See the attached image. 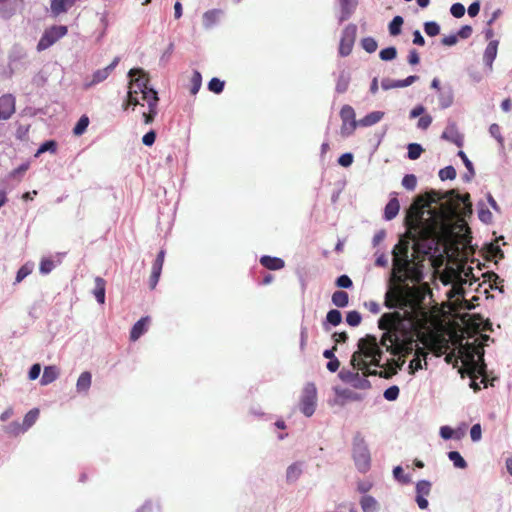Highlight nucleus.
<instances>
[{"label": "nucleus", "instance_id": "1", "mask_svg": "<svg viewBox=\"0 0 512 512\" xmlns=\"http://www.w3.org/2000/svg\"><path fill=\"white\" fill-rule=\"evenodd\" d=\"M471 212L470 195H460L455 189L445 193L433 190L417 197L407 210V231L395 245L393 257L409 258L410 241L415 252L429 255L452 234L454 219Z\"/></svg>", "mask_w": 512, "mask_h": 512}, {"label": "nucleus", "instance_id": "2", "mask_svg": "<svg viewBox=\"0 0 512 512\" xmlns=\"http://www.w3.org/2000/svg\"><path fill=\"white\" fill-rule=\"evenodd\" d=\"M400 312L384 313L378 327L385 331L380 339L381 346L394 356H407L412 353L415 345L414 334L406 329Z\"/></svg>", "mask_w": 512, "mask_h": 512}, {"label": "nucleus", "instance_id": "3", "mask_svg": "<svg viewBox=\"0 0 512 512\" xmlns=\"http://www.w3.org/2000/svg\"><path fill=\"white\" fill-rule=\"evenodd\" d=\"M377 338L373 335H366L360 338L357 343L358 349L351 357V365L354 368H366L367 361L370 359V364L377 367H382L380 364L382 358V350L380 348Z\"/></svg>", "mask_w": 512, "mask_h": 512}, {"label": "nucleus", "instance_id": "4", "mask_svg": "<svg viewBox=\"0 0 512 512\" xmlns=\"http://www.w3.org/2000/svg\"><path fill=\"white\" fill-rule=\"evenodd\" d=\"M131 77L128 90V103L132 106L140 104V99L144 101V97L148 96V92L157 93L154 89L148 87V78L140 69H131L129 72Z\"/></svg>", "mask_w": 512, "mask_h": 512}, {"label": "nucleus", "instance_id": "5", "mask_svg": "<svg viewBox=\"0 0 512 512\" xmlns=\"http://www.w3.org/2000/svg\"><path fill=\"white\" fill-rule=\"evenodd\" d=\"M384 304L389 309H404L407 307L414 309L417 305L413 291L409 288L404 289L399 286L392 287L386 292Z\"/></svg>", "mask_w": 512, "mask_h": 512}, {"label": "nucleus", "instance_id": "6", "mask_svg": "<svg viewBox=\"0 0 512 512\" xmlns=\"http://www.w3.org/2000/svg\"><path fill=\"white\" fill-rule=\"evenodd\" d=\"M353 458L359 471L366 472L369 469L370 453L360 433H356L353 438Z\"/></svg>", "mask_w": 512, "mask_h": 512}, {"label": "nucleus", "instance_id": "7", "mask_svg": "<svg viewBox=\"0 0 512 512\" xmlns=\"http://www.w3.org/2000/svg\"><path fill=\"white\" fill-rule=\"evenodd\" d=\"M67 32V27L63 25H55L45 30L44 34L42 35L37 44L38 51L46 50L55 42H57L60 38L64 37L67 34Z\"/></svg>", "mask_w": 512, "mask_h": 512}, {"label": "nucleus", "instance_id": "8", "mask_svg": "<svg viewBox=\"0 0 512 512\" xmlns=\"http://www.w3.org/2000/svg\"><path fill=\"white\" fill-rule=\"evenodd\" d=\"M317 402V391L314 384L309 383L305 386L301 401H300V410L301 412L310 417L314 414Z\"/></svg>", "mask_w": 512, "mask_h": 512}, {"label": "nucleus", "instance_id": "9", "mask_svg": "<svg viewBox=\"0 0 512 512\" xmlns=\"http://www.w3.org/2000/svg\"><path fill=\"white\" fill-rule=\"evenodd\" d=\"M355 111L352 106L344 105L340 110V118L342 120L341 135L344 137L350 136L354 133L359 125L356 121Z\"/></svg>", "mask_w": 512, "mask_h": 512}, {"label": "nucleus", "instance_id": "10", "mask_svg": "<svg viewBox=\"0 0 512 512\" xmlns=\"http://www.w3.org/2000/svg\"><path fill=\"white\" fill-rule=\"evenodd\" d=\"M356 31L355 25H349L344 29L339 45L340 55L347 56L351 53L355 42Z\"/></svg>", "mask_w": 512, "mask_h": 512}, {"label": "nucleus", "instance_id": "11", "mask_svg": "<svg viewBox=\"0 0 512 512\" xmlns=\"http://www.w3.org/2000/svg\"><path fill=\"white\" fill-rule=\"evenodd\" d=\"M16 111V99L10 94L0 96V120H8Z\"/></svg>", "mask_w": 512, "mask_h": 512}, {"label": "nucleus", "instance_id": "12", "mask_svg": "<svg viewBox=\"0 0 512 512\" xmlns=\"http://www.w3.org/2000/svg\"><path fill=\"white\" fill-rule=\"evenodd\" d=\"M119 62H120V58L115 57L113 59V61L111 62V64H109L107 67L98 69L97 71H95L92 75L91 81L89 83H86L85 86L87 88H89L91 86H94V85L106 80L110 76V74L114 71V69L119 64Z\"/></svg>", "mask_w": 512, "mask_h": 512}, {"label": "nucleus", "instance_id": "13", "mask_svg": "<svg viewBox=\"0 0 512 512\" xmlns=\"http://www.w3.org/2000/svg\"><path fill=\"white\" fill-rule=\"evenodd\" d=\"M412 270V262L409 258L393 257V272L398 274L397 279L404 281Z\"/></svg>", "mask_w": 512, "mask_h": 512}, {"label": "nucleus", "instance_id": "14", "mask_svg": "<svg viewBox=\"0 0 512 512\" xmlns=\"http://www.w3.org/2000/svg\"><path fill=\"white\" fill-rule=\"evenodd\" d=\"M144 101L148 105V112L143 113V119L145 124H151L156 115L158 114L157 106H158V94L157 93H148V96L144 97Z\"/></svg>", "mask_w": 512, "mask_h": 512}, {"label": "nucleus", "instance_id": "15", "mask_svg": "<svg viewBox=\"0 0 512 512\" xmlns=\"http://www.w3.org/2000/svg\"><path fill=\"white\" fill-rule=\"evenodd\" d=\"M164 258H165V251L161 250L158 253V255L152 265V271H151V275L149 277V287L152 290L155 289V287L159 281L163 263H164Z\"/></svg>", "mask_w": 512, "mask_h": 512}, {"label": "nucleus", "instance_id": "16", "mask_svg": "<svg viewBox=\"0 0 512 512\" xmlns=\"http://www.w3.org/2000/svg\"><path fill=\"white\" fill-rule=\"evenodd\" d=\"M442 139L454 143L458 147L463 146V136L459 133L457 125L451 122L447 125L441 136Z\"/></svg>", "mask_w": 512, "mask_h": 512}, {"label": "nucleus", "instance_id": "17", "mask_svg": "<svg viewBox=\"0 0 512 512\" xmlns=\"http://www.w3.org/2000/svg\"><path fill=\"white\" fill-rule=\"evenodd\" d=\"M22 3L23 0H0V15L3 18H10Z\"/></svg>", "mask_w": 512, "mask_h": 512}, {"label": "nucleus", "instance_id": "18", "mask_svg": "<svg viewBox=\"0 0 512 512\" xmlns=\"http://www.w3.org/2000/svg\"><path fill=\"white\" fill-rule=\"evenodd\" d=\"M404 363L405 360H402L400 364H397L394 358L389 359L385 365H382V367H385V369L380 370L378 376L381 378L389 379L397 374L398 369H401Z\"/></svg>", "mask_w": 512, "mask_h": 512}, {"label": "nucleus", "instance_id": "19", "mask_svg": "<svg viewBox=\"0 0 512 512\" xmlns=\"http://www.w3.org/2000/svg\"><path fill=\"white\" fill-rule=\"evenodd\" d=\"M149 322L150 318L148 316L138 320L130 331V340L137 341L147 331Z\"/></svg>", "mask_w": 512, "mask_h": 512}, {"label": "nucleus", "instance_id": "20", "mask_svg": "<svg viewBox=\"0 0 512 512\" xmlns=\"http://www.w3.org/2000/svg\"><path fill=\"white\" fill-rule=\"evenodd\" d=\"M260 264L269 270H280L285 266V262L281 258L268 255H264L260 258Z\"/></svg>", "mask_w": 512, "mask_h": 512}, {"label": "nucleus", "instance_id": "21", "mask_svg": "<svg viewBox=\"0 0 512 512\" xmlns=\"http://www.w3.org/2000/svg\"><path fill=\"white\" fill-rule=\"evenodd\" d=\"M76 0H52L51 12L54 16H58L68 11L75 4Z\"/></svg>", "mask_w": 512, "mask_h": 512}, {"label": "nucleus", "instance_id": "22", "mask_svg": "<svg viewBox=\"0 0 512 512\" xmlns=\"http://www.w3.org/2000/svg\"><path fill=\"white\" fill-rule=\"evenodd\" d=\"M95 287L93 289V294L99 304L105 303V287L106 281L102 277H96L94 279Z\"/></svg>", "mask_w": 512, "mask_h": 512}, {"label": "nucleus", "instance_id": "23", "mask_svg": "<svg viewBox=\"0 0 512 512\" xmlns=\"http://www.w3.org/2000/svg\"><path fill=\"white\" fill-rule=\"evenodd\" d=\"M59 377V369L56 366H46L43 371L40 383L45 386L54 382Z\"/></svg>", "mask_w": 512, "mask_h": 512}, {"label": "nucleus", "instance_id": "24", "mask_svg": "<svg viewBox=\"0 0 512 512\" xmlns=\"http://www.w3.org/2000/svg\"><path fill=\"white\" fill-rule=\"evenodd\" d=\"M399 210L400 204L398 199L396 197L391 198L385 206L384 218L388 221L394 219L399 213Z\"/></svg>", "mask_w": 512, "mask_h": 512}, {"label": "nucleus", "instance_id": "25", "mask_svg": "<svg viewBox=\"0 0 512 512\" xmlns=\"http://www.w3.org/2000/svg\"><path fill=\"white\" fill-rule=\"evenodd\" d=\"M383 117H384V112L373 111V112L367 114L366 116H364L363 118H361L358 121V123H359V126L369 127V126H372V125L378 123L379 121H381Z\"/></svg>", "mask_w": 512, "mask_h": 512}, {"label": "nucleus", "instance_id": "26", "mask_svg": "<svg viewBox=\"0 0 512 512\" xmlns=\"http://www.w3.org/2000/svg\"><path fill=\"white\" fill-rule=\"evenodd\" d=\"M497 49H498V41H496V40L490 41L488 43V45L486 46L483 59L489 67L492 66V63L496 58Z\"/></svg>", "mask_w": 512, "mask_h": 512}, {"label": "nucleus", "instance_id": "27", "mask_svg": "<svg viewBox=\"0 0 512 512\" xmlns=\"http://www.w3.org/2000/svg\"><path fill=\"white\" fill-rule=\"evenodd\" d=\"M92 383V375L90 372H82L77 380L76 389L79 393L87 392Z\"/></svg>", "mask_w": 512, "mask_h": 512}, {"label": "nucleus", "instance_id": "28", "mask_svg": "<svg viewBox=\"0 0 512 512\" xmlns=\"http://www.w3.org/2000/svg\"><path fill=\"white\" fill-rule=\"evenodd\" d=\"M221 14V10L212 9L204 13L203 15V25L205 28H211L219 19Z\"/></svg>", "mask_w": 512, "mask_h": 512}, {"label": "nucleus", "instance_id": "29", "mask_svg": "<svg viewBox=\"0 0 512 512\" xmlns=\"http://www.w3.org/2000/svg\"><path fill=\"white\" fill-rule=\"evenodd\" d=\"M332 303L339 308L346 307L349 303L348 293L342 290L335 291L332 295Z\"/></svg>", "mask_w": 512, "mask_h": 512}, {"label": "nucleus", "instance_id": "30", "mask_svg": "<svg viewBox=\"0 0 512 512\" xmlns=\"http://www.w3.org/2000/svg\"><path fill=\"white\" fill-rule=\"evenodd\" d=\"M360 505L363 512H376L378 509L377 501L370 495L363 496Z\"/></svg>", "mask_w": 512, "mask_h": 512}, {"label": "nucleus", "instance_id": "31", "mask_svg": "<svg viewBox=\"0 0 512 512\" xmlns=\"http://www.w3.org/2000/svg\"><path fill=\"white\" fill-rule=\"evenodd\" d=\"M427 353L423 348H417L415 352L414 358L410 361L409 369L410 373H414L415 371L422 368L421 364V356L426 357Z\"/></svg>", "mask_w": 512, "mask_h": 512}, {"label": "nucleus", "instance_id": "32", "mask_svg": "<svg viewBox=\"0 0 512 512\" xmlns=\"http://www.w3.org/2000/svg\"><path fill=\"white\" fill-rule=\"evenodd\" d=\"M39 409L37 408H34L32 410H30L24 417L23 419V426H24V429L25 431L27 429H29L35 422L36 420L38 419L39 417Z\"/></svg>", "mask_w": 512, "mask_h": 512}, {"label": "nucleus", "instance_id": "33", "mask_svg": "<svg viewBox=\"0 0 512 512\" xmlns=\"http://www.w3.org/2000/svg\"><path fill=\"white\" fill-rule=\"evenodd\" d=\"M448 457L453 462L455 467L460 469H465L467 467V462L458 451H450L448 453Z\"/></svg>", "mask_w": 512, "mask_h": 512}, {"label": "nucleus", "instance_id": "34", "mask_svg": "<svg viewBox=\"0 0 512 512\" xmlns=\"http://www.w3.org/2000/svg\"><path fill=\"white\" fill-rule=\"evenodd\" d=\"M403 24V18L401 16H395L389 23V33L392 36H397L401 33V26Z\"/></svg>", "mask_w": 512, "mask_h": 512}, {"label": "nucleus", "instance_id": "35", "mask_svg": "<svg viewBox=\"0 0 512 512\" xmlns=\"http://www.w3.org/2000/svg\"><path fill=\"white\" fill-rule=\"evenodd\" d=\"M88 125H89V118L87 116L83 115L78 120L75 127L73 128L74 135H76V136L82 135L86 131Z\"/></svg>", "mask_w": 512, "mask_h": 512}, {"label": "nucleus", "instance_id": "36", "mask_svg": "<svg viewBox=\"0 0 512 512\" xmlns=\"http://www.w3.org/2000/svg\"><path fill=\"white\" fill-rule=\"evenodd\" d=\"M349 82H350L349 77L346 74L342 73L338 77L336 87H335L336 91L340 94L346 92L348 89V86H349Z\"/></svg>", "mask_w": 512, "mask_h": 512}, {"label": "nucleus", "instance_id": "37", "mask_svg": "<svg viewBox=\"0 0 512 512\" xmlns=\"http://www.w3.org/2000/svg\"><path fill=\"white\" fill-rule=\"evenodd\" d=\"M326 320L333 326H337L342 321V314L339 310L332 309L326 315Z\"/></svg>", "mask_w": 512, "mask_h": 512}, {"label": "nucleus", "instance_id": "38", "mask_svg": "<svg viewBox=\"0 0 512 512\" xmlns=\"http://www.w3.org/2000/svg\"><path fill=\"white\" fill-rule=\"evenodd\" d=\"M431 491V483L426 480H421L416 484L417 496H428Z\"/></svg>", "mask_w": 512, "mask_h": 512}, {"label": "nucleus", "instance_id": "39", "mask_svg": "<svg viewBox=\"0 0 512 512\" xmlns=\"http://www.w3.org/2000/svg\"><path fill=\"white\" fill-rule=\"evenodd\" d=\"M201 84H202V76H201L200 72L194 71L193 75L191 77V89H190L191 94L195 95L199 91Z\"/></svg>", "mask_w": 512, "mask_h": 512}, {"label": "nucleus", "instance_id": "40", "mask_svg": "<svg viewBox=\"0 0 512 512\" xmlns=\"http://www.w3.org/2000/svg\"><path fill=\"white\" fill-rule=\"evenodd\" d=\"M361 46L368 53L375 52L378 47L376 40L372 37L363 38L361 41Z\"/></svg>", "mask_w": 512, "mask_h": 512}, {"label": "nucleus", "instance_id": "41", "mask_svg": "<svg viewBox=\"0 0 512 512\" xmlns=\"http://www.w3.org/2000/svg\"><path fill=\"white\" fill-rule=\"evenodd\" d=\"M224 85H225L224 81L220 80L219 78L214 77L209 81L208 89L213 93L219 94L223 91Z\"/></svg>", "mask_w": 512, "mask_h": 512}, {"label": "nucleus", "instance_id": "42", "mask_svg": "<svg viewBox=\"0 0 512 512\" xmlns=\"http://www.w3.org/2000/svg\"><path fill=\"white\" fill-rule=\"evenodd\" d=\"M439 177L442 181L453 180L456 177V170L453 166H446L439 171Z\"/></svg>", "mask_w": 512, "mask_h": 512}, {"label": "nucleus", "instance_id": "43", "mask_svg": "<svg viewBox=\"0 0 512 512\" xmlns=\"http://www.w3.org/2000/svg\"><path fill=\"white\" fill-rule=\"evenodd\" d=\"M423 152V148L420 144L417 143H411L408 145V157L411 160H416L420 157L421 153Z\"/></svg>", "mask_w": 512, "mask_h": 512}, {"label": "nucleus", "instance_id": "44", "mask_svg": "<svg viewBox=\"0 0 512 512\" xmlns=\"http://www.w3.org/2000/svg\"><path fill=\"white\" fill-rule=\"evenodd\" d=\"M361 320H362L361 314L356 310L349 311L346 315V322L350 326H353V327L358 326L361 323Z\"/></svg>", "mask_w": 512, "mask_h": 512}, {"label": "nucleus", "instance_id": "45", "mask_svg": "<svg viewBox=\"0 0 512 512\" xmlns=\"http://www.w3.org/2000/svg\"><path fill=\"white\" fill-rule=\"evenodd\" d=\"M424 31L428 36L434 37L439 34L440 26L434 21L426 22L424 24Z\"/></svg>", "mask_w": 512, "mask_h": 512}, {"label": "nucleus", "instance_id": "46", "mask_svg": "<svg viewBox=\"0 0 512 512\" xmlns=\"http://www.w3.org/2000/svg\"><path fill=\"white\" fill-rule=\"evenodd\" d=\"M301 474V468L297 464H292L287 468L286 477L288 481H295Z\"/></svg>", "mask_w": 512, "mask_h": 512}, {"label": "nucleus", "instance_id": "47", "mask_svg": "<svg viewBox=\"0 0 512 512\" xmlns=\"http://www.w3.org/2000/svg\"><path fill=\"white\" fill-rule=\"evenodd\" d=\"M56 150H57V143L54 140H49V141H46L43 144H41V146L39 147V149L36 153V156H38L39 154H42L44 152H47V151L54 153V152H56Z\"/></svg>", "mask_w": 512, "mask_h": 512}, {"label": "nucleus", "instance_id": "48", "mask_svg": "<svg viewBox=\"0 0 512 512\" xmlns=\"http://www.w3.org/2000/svg\"><path fill=\"white\" fill-rule=\"evenodd\" d=\"M397 55V50L395 47H387L382 49L379 53V56L384 61L393 60Z\"/></svg>", "mask_w": 512, "mask_h": 512}, {"label": "nucleus", "instance_id": "49", "mask_svg": "<svg viewBox=\"0 0 512 512\" xmlns=\"http://www.w3.org/2000/svg\"><path fill=\"white\" fill-rule=\"evenodd\" d=\"M402 185L407 190H414L417 185L416 176L413 174H407L402 179Z\"/></svg>", "mask_w": 512, "mask_h": 512}, {"label": "nucleus", "instance_id": "50", "mask_svg": "<svg viewBox=\"0 0 512 512\" xmlns=\"http://www.w3.org/2000/svg\"><path fill=\"white\" fill-rule=\"evenodd\" d=\"M55 265L53 260L49 258H43L40 262L39 270L42 274H48L54 269Z\"/></svg>", "mask_w": 512, "mask_h": 512}, {"label": "nucleus", "instance_id": "51", "mask_svg": "<svg viewBox=\"0 0 512 512\" xmlns=\"http://www.w3.org/2000/svg\"><path fill=\"white\" fill-rule=\"evenodd\" d=\"M489 132H490L491 136L494 137L501 145L503 144L504 138L501 134V128L498 124H496V123L491 124L489 127Z\"/></svg>", "mask_w": 512, "mask_h": 512}, {"label": "nucleus", "instance_id": "52", "mask_svg": "<svg viewBox=\"0 0 512 512\" xmlns=\"http://www.w3.org/2000/svg\"><path fill=\"white\" fill-rule=\"evenodd\" d=\"M399 388L397 386H391L384 391V397L388 401H394L399 396Z\"/></svg>", "mask_w": 512, "mask_h": 512}, {"label": "nucleus", "instance_id": "53", "mask_svg": "<svg viewBox=\"0 0 512 512\" xmlns=\"http://www.w3.org/2000/svg\"><path fill=\"white\" fill-rule=\"evenodd\" d=\"M450 12L455 18H461L465 14V7L461 3H454L450 8Z\"/></svg>", "mask_w": 512, "mask_h": 512}, {"label": "nucleus", "instance_id": "54", "mask_svg": "<svg viewBox=\"0 0 512 512\" xmlns=\"http://www.w3.org/2000/svg\"><path fill=\"white\" fill-rule=\"evenodd\" d=\"M432 117L429 114H424L420 117L417 123V127L421 130H426L432 123Z\"/></svg>", "mask_w": 512, "mask_h": 512}, {"label": "nucleus", "instance_id": "55", "mask_svg": "<svg viewBox=\"0 0 512 512\" xmlns=\"http://www.w3.org/2000/svg\"><path fill=\"white\" fill-rule=\"evenodd\" d=\"M469 365H470L469 373L472 378L475 377L474 373L476 370L480 375H483L485 373V364L483 362L480 366H478V364L472 359Z\"/></svg>", "mask_w": 512, "mask_h": 512}, {"label": "nucleus", "instance_id": "56", "mask_svg": "<svg viewBox=\"0 0 512 512\" xmlns=\"http://www.w3.org/2000/svg\"><path fill=\"white\" fill-rule=\"evenodd\" d=\"M439 103L443 109L450 107L453 103V95L450 92L441 95L439 98Z\"/></svg>", "mask_w": 512, "mask_h": 512}, {"label": "nucleus", "instance_id": "57", "mask_svg": "<svg viewBox=\"0 0 512 512\" xmlns=\"http://www.w3.org/2000/svg\"><path fill=\"white\" fill-rule=\"evenodd\" d=\"M336 285L340 288H350L353 283L352 280L347 275H341L336 280Z\"/></svg>", "mask_w": 512, "mask_h": 512}, {"label": "nucleus", "instance_id": "58", "mask_svg": "<svg viewBox=\"0 0 512 512\" xmlns=\"http://www.w3.org/2000/svg\"><path fill=\"white\" fill-rule=\"evenodd\" d=\"M6 431L10 434H13V435H18L19 433L21 432H24L25 429H24V426L23 424H20L18 422H13L11 423L7 428H6Z\"/></svg>", "mask_w": 512, "mask_h": 512}, {"label": "nucleus", "instance_id": "59", "mask_svg": "<svg viewBox=\"0 0 512 512\" xmlns=\"http://www.w3.org/2000/svg\"><path fill=\"white\" fill-rule=\"evenodd\" d=\"M483 278L485 279V281H488V282L491 283L490 287L492 289L496 287L495 285L497 284L498 281H501L500 277L496 273H494V272H486V273H484L483 274Z\"/></svg>", "mask_w": 512, "mask_h": 512}, {"label": "nucleus", "instance_id": "60", "mask_svg": "<svg viewBox=\"0 0 512 512\" xmlns=\"http://www.w3.org/2000/svg\"><path fill=\"white\" fill-rule=\"evenodd\" d=\"M458 156L462 159L465 167L468 169V171L470 172L471 176L470 177H473L475 172H474V168H473V164L472 162L468 159L467 155L462 151L460 150L458 152Z\"/></svg>", "mask_w": 512, "mask_h": 512}, {"label": "nucleus", "instance_id": "61", "mask_svg": "<svg viewBox=\"0 0 512 512\" xmlns=\"http://www.w3.org/2000/svg\"><path fill=\"white\" fill-rule=\"evenodd\" d=\"M482 429L480 424H474L470 430V436L473 441H479L481 439Z\"/></svg>", "mask_w": 512, "mask_h": 512}, {"label": "nucleus", "instance_id": "62", "mask_svg": "<svg viewBox=\"0 0 512 512\" xmlns=\"http://www.w3.org/2000/svg\"><path fill=\"white\" fill-rule=\"evenodd\" d=\"M353 162V155L351 153H345L338 159V163L343 167H349Z\"/></svg>", "mask_w": 512, "mask_h": 512}, {"label": "nucleus", "instance_id": "63", "mask_svg": "<svg viewBox=\"0 0 512 512\" xmlns=\"http://www.w3.org/2000/svg\"><path fill=\"white\" fill-rule=\"evenodd\" d=\"M155 139H156V133L155 131L151 130L149 132H147L143 138H142V142L144 145L146 146H151L154 144L155 142Z\"/></svg>", "mask_w": 512, "mask_h": 512}, {"label": "nucleus", "instance_id": "64", "mask_svg": "<svg viewBox=\"0 0 512 512\" xmlns=\"http://www.w3.org/2000/svg\"><path fill=\"white\" fill-rule=\"evenodd\" d=\"M30 125H19V127L16 130V138L19 140H24L29 132Z\"/></svg>", "mask_w": 512, "mask_h": 512}]
</instances>
